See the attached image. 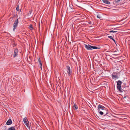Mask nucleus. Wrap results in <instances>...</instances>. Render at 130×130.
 Here are the masks:
<instances>
[{"mask_svg": "<svg viewBox=\"0 0 130 130\" xmlns=\"http://www.w3.org/2000/svg\"><path fill=\"white\" fill-rule=\"evenodd\" d=\"M39 66L40 67L41 69V70H42V64L41 62L39 63Z\"/></svg>", "mask_w": 130, "mask_h": 130, "instance_id": "15", "label": "nucleus"}, {"mask_svg": "<svg viewBox=\"0 0 130 130\" xmlns=\"http://www.w3.org/2000/svg\"><path fill=\"white\" fill-rule=\"evenodd\" d=\"M103 3L107 4H110V2L108 1V0H102Z\"/></svg>", "mask_w": 130, "mask_h": 130, "instance_id": "12", "label": "nucleus"}, {"mask_svg": "<svg viewBox=\"0 0 130 130\" xmlns=\"http://www.w3.org/2000/svg\"><path fill=\"white\" fill-rule=\"evenodd\" d=\"M29 12H30V13H31L32 12V11H29Z\"/></svg>", "mask_w": 130, "mask_h": 130, "instance_id": "24", "label": "nucleus"}, {"mask_svg": "<svg viewBox=\"0 0 130 130\" xmlns=\"http://www.w3.org/2000/svg\"><path fill=\"white\" fill-rule=\"evenodd\" d=\"M109 113V111H108V109L106 108V109H104L102 110V111H100L99 112V113L101 115H103L104 114V116L105 117V119H106V117H110L109 116L108 114Z\"/></svg>", "mask_w": 130, "mask_h": 130, "instance_id": "1", "label": "nucleus"}, {"mask_svg": "<svg viewBox=\"0 0 130 130\" xmlns=\"http://www.w3.org/2000/svg\"><path fill=\"white\" fill-rule=\"evenodd\" d=\"M67 71L68 75L70 76L71 75V71L70 67L69 66H67Z\"/></svg>", "mask_w": 130, "mask_h": 130, "instance_id": "6", "label": "nucleus"}, {"mask_svg": "<svg viewBox=\"0 0 130 130\" xmlns=\"http://www.w3.org/2000/svg\"><path fill=\"white\" fill-rule=\"evenodd\" d=\"M29 29L31 30H32V29H33V28L32 27V25H30L29 26Z\"/></svg>", "mask_w": 130, "mask_h": 130, "instance_id": "14", "label": "nucleus"}, {"mask_svg": "<svg viewBox=\"0 0 130 130\" xmlns=\"http://www.w3.org/2000/svg\"><path fill=\"white\" fill-rule=\"evenodd\" d=\"M112 77L113 79L116 80V79H118L119 78V77L117 75V73H113L112 74Z\"/></svg>", "mask_w": 130, "mask_h": 130, "instance_id": "7", "label": "nucleus"}, {"mask_svg": "<svg viewBox=\"0 0 130 130\" xmlns=\"http://www.w3.org/2000/svg\"><path fill=\"white\" fill-rule=\"evenodd\" d=\"M108 37L111 39L112 40L113 39L112 37V36H108Z\"/></svg>", "mask_w": 130, "mask_h": 130, "instance_id": "18", "label": "nucleus"}, {"mask_svg": "<svg viewBox=\"0 0 130 130\" xmlns=\"http://www.w3.org/2000/svg\"><path fill=\"white\" fill-rule=\"evenodd\" d=\"M38 61L39 62V63L41 62V60L40 57H39V59H38Z\"/></svg>", "mask_w": 130, "mask_h": 130, "instance_id": "20", "label": "nucleus"}, {"mask_svg": "<svg viewBox=\"0 0 130 130\" xmlns=\"http://www.w3.org/2000/svg\"><path fill=\"white\" fill-rule=\"evenodd\" d=\"M16 10L18 11H19V7L18 6L16 8Z\"/></svg>", "mask_w": 130, "mask_h": 130, "instance_id": "17", "label": "nucleus"}, {"mask_svg": "<svg viewBox=\"0 0 130 130\" xmlns=\"http://www.w3.org/2000/svg\"><path fill=\"white\" fill-rule=\"evenodd\" d=\"M117 31H114V30H111L109 31V32L110 33L111 32H113V33H116L117 32Z\"/></svg>", "mask_w": 130, "mask_h": 130, "instance_id": "16", "label": "nucleus"}, {"mask_svg": "<svg viewBox=\"0 0 130 130\" xmlns=\"http://www.w3.org/2000/svg\"><path fill=\"white\" fill-rule=\"evenodd\" d=\"M126 98V96H125V97H124V98Z\"/></svg>", "mask_w": 130, "mask_h": 130, "instance_id": "25", "label": "nucleus"}, {"mask_svg": "<svg viewBox=\"0 0 130 130\" xmlns=\"http://www.w3.org/2000/svg\"><path fill=\"white\" fill-rule=\"evenodd\" d=\"M120 0H117V2H119L120 1Z\"/></svg>", "mask_w": 130, "mask_h": 130, "instance_id": "22", "label": "nucleus"}, {"mask_svg": "<svg viewBox=\"0 0 130 130\" xmlns=\"http://www.w3.org/2000/svg\"><path fill=\"white\" fill-rule=\"evenodd\" d=\"M91 21H90L89 23L91 24Z\"/></svg>", "mask_w": 130, "mask_h": 130, "instance_id": "23", "label": "nucleus"}, {"mask_svg": "<svg viewBox=\"0 0 130 130\" xmlns=\"http://www.w3.org/2000/svg\"><path fill=\"white\" fill-rule=\"evenodd\" d=\"M97 17L99 19L101 18V16L100 15H97Z\"/></svg>", "mask_w": 130, "mask_h": 130, "instance_id": "19", "label": "nucleus"}, {"mask_svg": "<svg viewBox=\"0 0 130 130\" xmlns=\"http://www.w3.org/2000/svg\"><path fill=\"white\" fill-rule=\"evenodd\" d=\"M112 40L115 42V43L116 44L115 41V40L113 39Z\"/></svg>", "mask_w": 130, "mask_h": 130, "instance_id": "21", "label": "nucleus"}, {"mask_svg": "<svg viewBox=\"0 0 130 130\" xmlns=\"http://www.w3.org/2000/svg\"><path fill=\"white\" fill-rule=\"evenodd\" d=\"M85 47L86 49L88 50H91L92 49H100V48L97 47L95 46H91L89 44L88 45L85 44Z\"/></svg>", "mask_w": 130, "mask_h": 130, "instance_id": "2", "label": "nucleus"}, {"mask_svg": "<svg viewBox=\"0 0 130 130\" xmlns=\"http://www.w3.org/2000/svg\"><path fill=\"white\" fill-rule=\"evenodd\" d=\"M12 123V121L11 119H9L6 122V124L8 125L11 124Z\"/></svg>", "mask_w": 130, "mask_h": 130, "instance_id": "11", "label": "nucleus"}, {"mask_svg": "<svg viewBox=\"0 0 130 130\" xmlns=\"http://www.w3.org/2000/svg\"><path fill=\"white\" fill-rule=\"evenodd\" d=\"M101 109L103 110L104 109H106V108L103 105H99L98 107V111L99 112L100 111Z\"/></svg>", "mask_w": 130, "mask_h": 130, "instance_id": "5", "label": "nucleus"}, {"mask_svg": "<svg viewBox=\"0 0 130 130\" xmlns=\"http://www.w3.org/2000/svg\"><path fill=\"white\" fill-rule=\"evenodd\" d=\"M122 82L120 80H118L117 82V89L120 92H122V91L121 88V85Z\"/></svg>", "mask_w": 130, "mask_h": 130, "instance_id": "3", "label": "nucleus"}, {"mask_svg": "<svg viewBox=\"0 0 130 130\" xmlns=\"http://www.w3.org/2000/svg\"><path fill=\"white\" fill-rule=\"evenodd\" d=\"M78 108L77 105L76 104H74L73 106V108L75 111H77V110Z\"/></svg>", "mask_w": 130, "mask_h": 130, "instance_id": "10", "label": "nucleus"}, {"mask_svg": "<svg viewBox=\"0 0 130 130\" xmlns=\"http://www.w3.org/2000/svg\"><path fill=\"white\" fill-rule=\"evenodd\" d=\"M113 55H116V54H114Z\"/></svg>", "mask_w": 130, "mask_h": 130, "instance_id": "26", "label": "nucleus"}, {"mask_svg": "<svg viewBox=\"0 0 130 130\" xmlns=\"http://www.w3.org/2000/svg\"><path fill=\"white\" fill-rule=\"evenodd\" d=\"M18 23V20L17 19L14 22L13 25V31H14L15 29L17 27Z\"/></svg>", "mask_w": 130, "mask_h": 130, "instance_id": "4", "label": "nucleus"}, {"mask_svg": "<svg viewBox=\"0 0 130 130\" xmlns=\"http://www.w3.org/2000/svg\"><path fill=\"white\" fill-rule=\"evenodd\" d=\"M8 130H15V129L14 128V127L12 126L9 128Z\"/></svg>", "mask_w": 130, "mask_h": 130, "instance_id": "13", "label": "nucleus"}, {"mask_svg": "<svg viewBox=\"0 0 130 130\" xmlns=\"http://www.w3.org/2000/svg\"><path fill=\"white\" fill-rule=\"evenodd\" d=\"M18 50L17 48L15 49L14 52V54L13 55V57H16L18 55Z\"/></svg>", "mask_w": 130, "mask_h": 130, "instance_id": "9", "label": "nucleus"}, {"mask_svg": "<svg viewBox=\"0 0 130 130\" xmlns=\"http://www.w3.org/2000/svg\"><path fill=\"white\" fill-rule=\"evenodd\" d=\"M23 121L25 125H26L27 127H28V125H29V122L27 119V118L26 117L24 118L23 119Z\"/></svg>", "mask_w": 130, "mask_h": 130, "instance_id": "8", "label": "nucleus"}]
</instances>
